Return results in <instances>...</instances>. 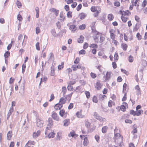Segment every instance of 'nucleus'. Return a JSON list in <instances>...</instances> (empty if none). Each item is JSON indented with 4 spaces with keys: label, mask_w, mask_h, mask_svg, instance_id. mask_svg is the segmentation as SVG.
I'll return each instance as SVG.
<instances>
[{
    "label": "nucleus",
    "mask_w": 147,
    "mask_h": 147,
    "mask_svg": "<svg viewBox=\"0 0 147 147\" xmlns=\"http://www.w3.org/2000/svg\"><path fill=\"white\" fill-rule=\"evenodd\" d=\"M40 131L39 130L36 133L34 132L33 134V137H37L40 134Z\"/></svg>",
    "instance_id": "a211bd4d"
},
{
    "label": "nucleus",
    "mask_w": 147,
    "mask_h": 147,
    "mask_svg": "<svg viewBox=\"0 0 147 147\" xmlns=\"http://www.w3.org/2000/svg\"><path fill=\"white\" fill-rule=\"evenodd\" d=\"M88 46V44L87 42H85L83 46V48L84 49H87Z\"/></svg>",
    "instance_id": "338daca9"
},
{
    "label": "nucleus",
    "mask_w": 147,
    "mask_h": 147,
    "mask_svg": "<svg viewBox=\"0 0 147 147\" xmlns=\"http://www.w3.org/2000/svg\"><path fill=\"white\" fill-rule=\"evenodd\" d=\"M121 46L123 50L126 51L127 48V45L126 44L122 43Z\"/></svg>",
    "instance_id": "f3484780"
},
{
    "label": "nucleus",
    "mask_w": 147,
    "mask_h": 147,
    "mask_svg": "<svg viewBox=\"0 0 147 147\" xmlns=\"http://www.w3.org/2000/svg\"><path fill=\"white\" fill-rule=\"evenodd\" d=\"M63 105L60 103H57L55 104L54 106L55 109L56 110H58V109L60 110L62 107Z\"/></svg>",
    "instance_id": "423d86ee"
},
{
    "label": "nucleus",
    "mask_w": 147,
    "mask_h": 147,
    "mask_svg": "<svg viewBox=\"0 0 147 147\" xmlns=\"http://www.w3.org/2000/svg\"><path fill=\"white\" fill-rule=\"evenodd\" d=\"M121 18L122 21L123 22H127V17H125L123 16H121Z\"/></svg>",
    "instance_id": "72a5a7b5"
},
{
    "label": "nucleus",
    "mask_w": 147,
    "mask_h": 147,
    "mask_svg": "<svg viewBox=\"0 0 147 147\" xmlns=\"http://www.w3.org/2000/svg\"><path fill=\"white\" fill-rule=\"evenodd\" d=\"M55 135V134L54 132H51L48 134V136L49 138H53L54 137Z\"/></svg>",
    "instance_id": "4be33fe9"
},
{
    "label": "nucleus",
    "mask_w": 147,
    "mask_h": 147,
    "mask_svg": "<svg viewBox=\"0 0 147 147\" xmlns=\"http://www.w3.org/2000/svg\"><path fill=\"white\" fill-rule=\"evenodd\" d=\"M88 144V140L87 137H85L84 139L83 145L84 146H87Z\"/></svg>",
    "instance_id": "aec40b11"
},
{
    "label": "nucleus",
    "mask_w": 147,
    "mask_h": 147,
    "mask_svg": "<svg viewBox=\"0 0 147 147\" xmlns=\"http://www.w3.org/2000/svg\"><path fill=\"white\" fill-rule=\"evenodd\" d=\"M84 38V37L82 35L80 36V38L78 39V42L79 43H82L83 42Z\"/></svg>",
    "instance_id": "dca6fc26"
},
{
    "label": "nucleus",
    "mask_w": 147,
    "mask_h": 147,
    "mask_svg": "<svg viewBox=\"0 0 147 147\" xmlns=\"http://www.w3.org/2000/svg\"><path fill=\"white\" fill-rule=\"evenodd\" d=\"M130 114L131 115H132L134 116L136 115V111H134L133 110H131L130 111Z\"/></svg>",
    "instance_id": "13d9d810"
},
{
    "label": "nucleus",
    "mask_w": 147,
    "mask_h": 147,
    "mask_svg": "<svg viewBox=\"0 0 147 147\" xmlns=\"http://www.w3.org/2000/svg\"><path fill=\"white\" fill-rule=\"evenodd\" d=\"M131 12L129 10H127L126 11H124L123 15L124 16L127 15L129 16L131 15Z\"/></svg>",
    "instance_id": "79ce46f5"
},
{
    "label": "nucleus",
    "mask_w": 147,
    "mask_h": 147,
    "mask_svg": "<svg viewBox=\"0 0 147 147\" xmlns=\"http://www.w3.org/2000/svg\"><path fill=\"white\" fill-rule=\"evenodd\" d=\"M120 109L123 111H125L126 110V108L125 105H122L121 106Z\"/></svg>",
    "instance_id": "a19ab883"
},
{
    "label": "nucleus",
    "mask_w": 147,
    "mask_h": 147,
    "mask_svg": "<svg viewBox=\"0 0 147 147\" xmlns=\"http://www.w3.org/2000/svg\"><path fill=\"white\" fill-rule=\"evenodd\" d=\"M147 4V1L146 0H144L142 3V6L143 7H145Z\"/></svg>",
    "instance_id": "680f3d73"
},
{
    "label": "nucleus",
    "mask_w": 147,
    "mask_h": 147,
    "mask_svg": "<svg viewBox=\"0 0 147 147\" xmlns=\"http://www.w3.org/2000/svg\"><path fill=\"white\" fill-rule=\"evenodd\" d=\"M136 37L138 40H140L142 39V36L139 32L137 34Z\"/></svg>",
    "instance_id": "a18cd8bd"
},
{
    "label": "nucleus",
    "mask_w": 147,
    "mask_h": 147,
    "mask_svg": "<svg viewBox=\"0 0 147 147\" xmlns=\"http://www.w3.org/2000/svg\"><path fill=\"white\" fill-rule=\"evenodd\" d=\"M22 67V73L23 74H24V71H25V69H26V64H23Z\"/></svg>",
    "instance_id": "ea45409f"
},
{
    "label": "nucleus",
    "mask_w": 147,
    "mask_h": 147,
    "mask_svg": "<svg viewBox=\"0 0 147 147\" xmlns=\"http://www.w3.org/2000/svg\"><path fill=\"white\" fill-rule=\"evenodd\" d=\"M72 12L71 11H68L67 14V16L68 18H71L72 17Z\"/></svg>",
    "instance_id": "f704fd0d"
},
{
    "label": "nucleus",
    "mask_w": 147,
    "mask_h": 147,
    "mask_svg": "<svg viewBox=\"0 0 147 147\" xmlns=\"http://www.w3.org/2000/svg\"><path fill=\"white\" fill-rule=\"evenodd\" d=\"M108 129V127L107 126L103 127L102 129V133H105L106 132Z\"/></svg>",
    "instance_id": "a878e982"
},
{
    "label": "nucleus",
    "mask_w": 147,
    "mask_h": 147,
    "mask_svg": "<svg viewBox=\"0 0 147 147\" xmlns=\"http://www.w3.org/2000/svg\"><path fill=\"white\" fill-rule=\"evenodd\" d=\"M10 53L9 51L6 52L4 54V56L5 58H8L10 55Z\"/></svg>",
    "instance_id": "2f4dec72"
},
{
    "label": "nucleus",
    "mask_w": 147,
    "mask_h": 147,
    "mask_svg": "<svg viewBox=\"0 0 147 147\" xmlns=\"http://www.w3.org/2000/svg\"><path fill=\"white\" fill-rule=\"evenodd\" d=\"M127 86V84L125 83L123 84V93L125 91L126 89V87Z\"/></svg>",
    "instance_id": "e2e57ef3"
},
{
    "label": "nucleus",
    "mask_w": 147,
    "mask_h": 147,
    "mask_svg": "<svg viewBox=\"0 0 147 147\" xmlns=\"http://www.w3.org/2000/svg\"><path fill=\"white\" fill-rule=\"evenodd\" d=\"M67 88L69 90H72L73 89L72 86H71V85H68L67 87Z\"/></svg>",
    "instance_id": "774afa93"
},
{
    "label": "nucleus",
    "mask_w": 147,
    "mask_h": 147,
    "mask_svg": "<svg viewBox=\"0 0 147 147\" xmlns=\"http://www.w3.org/2000/svg\"><path fill=\"white\" fill-rule=\"evenodd\" d=\"M65 111L63 109L60 111L59 112V115L62 117H63V115L65 114Z\"/></svg>",
    "instance_id": "cd10ccee"
},
{
    "label": "nucleus",
    "mask_w": 147,
    "mask_h": 147,
    "mask_svg": "<svg viewBox=\"0 0 147 147\" xmlns=\"http://www.w3.org/2000/svg\"><path fill=\"white\" fill-rule=\"evenodd\" d=\"M100 40L99 41V42L101 43L104 41L105 38L102 35H101L100 36Z\"/></svg>",
    "instance_id": "473e14b6"
},
{
    "label": "nucleus",
    "mask_w": 147,
    "mask_h": 147,
    "mask_svg": "<svg viewBox=\"0 0 147 147\" xmlns=\"http://www.w3.org/2000/svg\"><path fill=\"white\" fill-rule=\"evenodd\" d=\"M127 99V94L126 93H125L124 94V96L122 99V101H125Z\"/></svg>",
    "instance_id": "6e6d98bb"
},
{
    "label": "nucleus",
    "mask_w": 147,
    "mask_h": 147,
    "mask_svg": "<svg viewBox=\"0 0 147 147\" xmlns=\"http://www.w3.org/2000/svg\"><path fill=\"white\" fill-rule=\"evenodd\" d=\"M50 58L49 59L53 60L54 58V55L52 53H50L49 54Z\"/></svg>",
    "instance_id": "052dcab7"
},
{
    "label": "nucleus",
    "mask_w": 147,
    "mask_h": 147,
    "mask_svg": "<svg viewBox=\"0 0 147 147\" xmlns=\"http://www.w3.org/2000/svg\"><path fill=\"white\" fill-rule=\"evenodd\" d=\"M72 68L73 70L74 71H75L77 70L78 69H80L81 68V65H73Z\"/></svg>",
    "instance_id": "4468645a"
},
{
    "label": "nucleus",
    "mask_w": 147,
    "mask_h": 147,
    "mask_svg": "<svg viewBox=\"0 0 147 147\" xmlns=\"http://www.w3.org/2000/svg\"><path fill=\"white\" fill-rule=\"evenodd\" d=\"M94 138L97 142L98 143L99 142H100V136L97 135H96L95 136Z\"/></svg>",
    "instance_id": "58836bf2"
},
{
    "label": "nucleus",
    "mask_w": 147,
    "mask_h": 147,
    "mask_svg": "<svg viewBox=\"0 0 147 147\" xmlns=\"http://www.w3.org/2000/svg\"><path fill=\"white\" fill-rule=\"evenodd\" d=\"M102 86V85L100 82V81L98 80L97 81L96 84V86H95V88L98 90H99L100 89L101 87Z\"/></svg>",
    "instance_id": "0eeeda50"
},
{
    "label": "nucleus",
    "mask_w": 147,
    "mask_h": 147,
    "mask_svg": "<svg viewBox=\"0 0 147 147\" xmlns=\"http://www.w3.org/2000/svg\"><path fill=\"white\" fill-rule=\"evenodd\" d=\"M90 10L92 12H95L97 11V7L95 6H92L90 8Z\"/></svg>",
    "instance_id": "c756f323"
},
{
    "label": "nucleus",
    "mask_w": 147,
    "mask_h": 147,
    "mask_svg": "<svg viewBox=\"0 0 147 147\" xmlns=\"http://www.w3.org/2000/svg\"><path fill=\"white\" fill-rule=\"evenodd\" d=\"M93 102H95L96 103H97L98 102V100L97 99L96 97V96H94L92 99Z\"/></svg>",
    "instance_id": "3c124183"
},
{
    "label": "nucleus",
    "mask_w": 147,
    "mask_h": 147,
    "mask_svg": "<svg viewBox=\"0 0 147 147\" xmlns=\"http://www.w3.org/2000/svg\"><path fill=\"white\" fill-rule=\"evenodd\" d=\"M108 18L110 21L113 20L114 18V16L112 14H109L108 16Z\"/></svg>",
    "instance_id": "393cba45"
},
{
    "label": "nucleus",
    "mask_w": 147,
    "mask_h": 147,
    "mask_svg": "<svg viewBox=\"0 0 147 147\" xmlns=\"http://www.w3.org/2000/svg\"><path fill=\"white\" fill-rule=\"evenodd\" d=\"M114 140L115 143H119V141L121 142L122 140L123 139V137L121 136L119 133H116L115 134V136L114 137Z\"/></svg>",
    "instance_id": "f257e3e1"
},
{
    "label": "nucleus",
    "mask_w": 147,
    "mask_h": 147,
    "mask_svg": "<svg viewBox=\"0 0 147 147\" xmlns=\"http://www.w3.org/2000/svg\"><path fill=\"white\" fill-rule=\"evenodd\" d=\"M66 32V30L65 29L62 30L59 33V34L61 35V36H62L63 35V33Z\"/></svg>",
    "instance_id": "69168bd1"
},
{
    "label": "nucleus",
    "mask_w": 147,
    "mask_h": 147,
    "mask_svg": "<svg viewBox=\"0 0 147 147\" xmlns=\"http://www.w3.org/2000/svg\"><path fill=\"white\" fill-rule=\"evenodd\" d=\"M76 115L77 116L78 118H82V115L81 114V113H80L78 111L76 113Z\"/></svg>",
    "instance_id": "de8ad7c7"
},
{
    "label": "nucleus",
    "mask_w": 147,
    "mask_h": 147,
    "mask_svg": "<svg viewBox=\"0 0 147 147\" xmlns=\"http://www.w3.org/2000/svg\"><path fill=\"white\" fill-rule=\"evenodd\" d=\"M136 115L137 116H140L142 113H143V111L142 110H140L138 111L136 110Z\"/></svg>",
    "instance_id": "6ab92c4d"
},
{
    "label": "nucleus",
    "mask_w": 147,
    "mask_h": 147,
    "mask_svg": "<svg viewBox=\"0 0 147 147\" xmlns=\"http://www.w3.org/2000/svg\"><path fill=\"white\" fill-rule=\"evenodd\" d=\"M86 27V25L85 24H83L80 25L79 27V28L81 30L84 29Z\"/></svg>",
    "instance_id": "4c0bfd02"
},
{
    "label": "nucleus",
    "mask_w": 147,
    "mask_h": 147,
    "mask_svg": "<svg viewBox=\"0 0 147 147\" xmlns=\"http://www.w3.org/2000/svg\"><path fill=\"white\" fill-rule=\"evenodd\" d=\"M111 72H107L105 77V82H106L108 81L111 77Z\"/></svg>",
    "instance_id": "39448f33"
},
{
    "label": "nucleus",
    "mask_w": 147,
    "mask_h": 147,
    "mask_svg": "<svg viewBox=\"0 0 147 147\" xmlns=\"http://www.w3.org/2000/svg\"><path fill=\"white\" fill-rule=\"evenodd\" d=\"M76 134L75 133V132L74 131H72V132H71L70 134H69V137L71 136L72 137H74Z\"/></svg>",
    "instance_id": "7c9ffc66"
},
{
    "label": "nucleus",
    "mask_w": 147,
    "mask_h": 147,
    "mask_svg": "<svg viewBox=\"0 0 147 147\" xmlns=\"http://www.w3.org/2000/svg\"><path fill=\"white\" fill-rule=\"evenodd\" d=\"M43 122L42 120H41L40 119H36V124L38 127H41L43 126Z\"/></svg>",
    "instance_id": "f03ea898"
},
{
    "label": "nucleus",
    "mask_w": 147,
    "mask_h": 147,
    "mask_svg": "<svg viewBox=\"0 0 147 147\" xmlns=\"http://www.w3.org/2000/svg\"><path fill=\"white\" fill-rule=\"evenodd\" d=\"M101 12L100 10H98L96 11V12L94 13V16L95 17H97L98 16V14L100 13Z\"/></svg>",
    "instance_id": "c9c22d12"
},
{
    "label": "nucleus",
    "mask_w": 147,
    "mask_h": 147,
    "mask_svg": "<svg viewBox=\"0 0 147 147\" xmlns=\"http://www.w3.org/2000/svg\"><path fill=\"white\" fill-rule=\"evenodd\" d=\"M13 108L12 107H11L10 108V109L8 113H9V114H10L11 115L12 113L13 112Z\"/></svg>",
    "instance_id": "4d7b16f0"
},
{
    "label": "nucleus",
    "mask_w": 147,
    "mask_h": 147,
    "mask_svg": "<svg viewBox=\"0 0 147 147\" xmlns=\"http://www.w3.org/2000/svg\"><path fill=\"white\" fill-rule=\"evenodd\" d=\"M51 75L53 76H54L55 74L54 65H52L51 67Z\"/></svg>",
    "instance_id": "5701e85b"
},
{
    "label": "nucleus",
    "mask_w": 147,
    "mask_h": 147,
    "mask_svg": "<svg viewBox=\"0 0 147 147\" xmlns=\"http://www.w3.org/2000/svg\"><path fill=\"white\" fill-rule=\"evenodd\" d=\"M63 126H68L70 123V120L69 119H66L63 121Z\"/></svg>",
    "instance_id": "1a4fd4ad"
},
{
    "label": "nucleus",
    "mask_w": 147,
    "mask_h": 147,
    "mask_svg": "<svg viewBox=\"0 0 147 147\" xmlns=\"http://www.w3.org/2000/svg\"><path fill=\"white\" fill-rule=\"evenodd\" d=\"M69 29L73 31H75L77 29V27L75 25H72L70 26Z\"/></svg>",
    "instance_id": "2eb2a0df"
},
{
    "label": "nucleus",
    "mask_w": 147,
    "mask_h": 147,
    "mask_svg": "<svg viewBox=\"0 0 147 147\" xmlns=\"http://www.w3.org/2000/svg\"><path fill=\"white\" fill-rule=\"evenodd\" d=\"M16 4H17L18 7L19 8L20 7H21L22 6V4L18 0L16 2Z\"/></svg>",
    "instance_id": "5fc2aeb1"
},
{
    "label": "nucleus",
    "mask_w": 147,
    "mask_h": 147,
    "mask_svg": "<svg viewBox=\"0 0 147 147\" xmlns=\"http://www.w3.org/2000/svg\"><path fill=\"white\" fill-rule=\"evenodd\" d=\"M51 32L52 34L54 36H55L56 35V33L55 29H52L51 31Z\"/></svg>",
    "instance_id": "8fccbe9b"
},
{
    "label": "nucleus",
    "mask_w": 147,
    "mask_h": 147,
    "mask_svg": "<svg viewBox=\"0 0 147 147\" xmlns=\"http://www.w3.org/2000/svg\"><path fill=\"white\" fill-rule=\"evenodd\" d=\"M85 93L86 95V97L87 98H89L90 96V93L89 91H86Z\"/></svg>",
    "instance_id": "37998d69"
},
{
    "label": "nucleus",
    "mask_w": 147,
    "mask_h": 147,
    "mask_svg": "<svg viewBox=\"0 0 147 147\" xmlns=\"http://www.w3.org/2000/svg\"><path fill=\"white\" fill-rule=\"evenodd\" d=\"M106 96L105 95H102V94H100L99 96V99L100 100H102L105 97H106Z\"/></svg>",
    "instance_id": "c85d7f7f"
},
{
    "label": "nucleus",
    "mask_w": 147,
    "mask_h": 147,
    "mask_svg": "<svg viewBox=\"0 0 147 147\" xmlns=\"http://www.w3.org/2000/svg\"><path fill=\"white\" fill-rule=\"evenodd\" d=\"M36 49L38 50L39 51L40 50V48L39 46V42H38L36 43Z\"/></svg>",
    "instance_id": "603ef678"
},
{
    "label": "nucleus",
    "mask_w": 147,
    "mask_h": 147,
    "mask_svg": "<svg viewBox=\"0 0 147 147\" xmlns=\"http://www.w3.org/2000/svg\"><path fill=\"white\" fill-rule=\"evenodd\" d=\"M134 60L133 57L131 55H130L129 57V61L130 62H133Z\"/></svg>",
    "instance_id": "49530a36"
},
{
    "label": "nucleus",
    "mask_w": 147,
    "mask_h": 147,
    "mask_svg": "<svg viewBox=\"0 0 147 147\" xmlns=\"http://www.w3.org/2000/svg\"><path fill=\"white\" fill-rule=\"evenodd\" d=\"M65 98L63 97H61L59 99V102L62 105L65 104L66 101L68 100L67 97V95H65Z\"/></svg>",
    "instance_id": "7ed1b4c3"
},
{
    "label": "nucleus",
    "mask_w": 147,
    "mask_h": 147,
    "mask_svg": "<svg viewBox=\"0 0 147 147\" xmlns=\"http://www.w3.org/2000/svg\"><path fill=\"white\" fill-rule=\"evenodd\" d=\"M114 4L115 6L117 7H119L120 5V2L118 1H115L114 3Z\"/></svg>",
    "instance_id": "864d4df0"
},
{
    "label": "nucleus",
    "mask_w": 147,
    "mask_h": 147,
    "mask_svg": "<svg viewBox=\"0 0 147 147\" xmlns=\"http://www.w3.org/2000/svg\"><path fill=\"white\" fill-rule=\"evenodd\" d=\"M94 116L96 119L99 120L100 121L103 120L102 117L100 116L96 112L94 113Z\"/></svg>",
    "instance_id": "6e6552de"
},
{
    "label": "nucleus",
    "mask_w": 147,
    "mask_h": 147,
    "mask_svg": "<svg viewBox=\"0 0 147 147\" xmlns=\"http://www.w3.org/2000/svg\"><path fill=\"white\" fill-rule=\"evenodd\" d=\"M89 47H92L93 48H94V49H97L98 48V46L96 44L93 43L91 45H90Z\"/></svg>",
    "instance_id": "bb28decb"
},
{
    "label": "nucleus",
    "mask_w": 147,
    "mask_h": 147,
    "mask_svg": "<svg viewBox=\"0 0 147 147\" xmlns=\"http://www.w3.org/2000/svg\"><path fill=\"white\" fill-rule=\"evenodd\" d=\"M12 136V132L11 131H9L7 134V139L9 140H10Z\"/></svg>",
    "instance_id": "ddd939ff"
},
{
    "label": "nucleus",
    "mask_w": 147,
    "mask_h": 147,
    "mask_svg": "<svg viewBox=\"0 0 147 147\" xmlns=\"http://www.w3.org/2000/svg\"><path fill=\"white\" fill-rule=\"evenodd\" d=\"M48 127H47V128H50L51 127H52L53 125V123L52 119L51 118H49L48 119Z\"/></svg>",
    "instance_id": "20e7f679"
},
{
    "label": "nucleus",
    "mask_w": 147,
    "mask_h": 147,
    "mask_svg": "<svg viewBox=\"0 0 147 147\" xmlns=\"http://www.w3.org/2000/svg\"><path fill=\"white\" fill-rule=\"evenodd\" d=\"M86 51L85 50L82 49L79 51V54L80 55L85 54L86 53Z\"/></svg>",
    "instance_id": "bf43d9fd"
},
{
    "label": "nucleus",
    "mask_w": 147,
    "mask_h": 147,
    "mask_svg": "<svg viewBox=\"0 0 147 147\" xmlns=\"http://www.w3.org/2000/svg\"><path fill=\"white\" fill-rule=\"evenodd\" d=\"M98 38L99 36L98 35H95L94 36V41L95 42L98 43L99 42Z\"/></svg>",
    "instance_id": "b1692460"
},
{
    "label": "nucleus",
    "mask_w": 147,
    "mask_h": 147,
    "mask_svg": "<svg viewBox=\"0 0 147 147\" xmlns=\"http://www.w3.org/2000/svg\"><path fill=\"white\" fill-rule=\"evenodd\" d=\"M79 16H80V18L81 20L84 19L86 16V14L84 13H81L79 14Z\"/></svg>",
    "instance_id": "9b49d317"
},
{
    "label": "nucleus",
    "mask_w": 147,
    "mask_h": 147,
    "mask_svg": "<svg viewBox=\"0 0 147 147\" xmlns=\"http://www.w3.org/2000/svg\"><path fill=\"white\" fill-rule=\"evenodd\" d=\"M114 60L115 61H117L119 59V56L118 53H115L114 55Z\"/></svg>",
    "instance_id": "e433bc0d"
},
{
    "label": "nucleus",
    "mask_w": 147,
    "mask_h": 147,
    "mask_svg": "<svg viewBox=\"0 0 147 147\" xmlns=\"http://www.w3.org/2000/svg\"><path fill=\"white\" fill-rule=\"evenodd\" d=\"M53 118L56 121H58L59 119V117L57 116V114L55 112L53 113L52 115Z\"/></svg>",
    "instance_id": "9d476101"
},
{
    "label": "nucleus",
    "mask_w": 147,
    "mask_h": 147,
    "mask_svg": "<svg viewBox=\"0 0 147 147\" xmlns=\"http://www.w3.org/2000/svg\"><path fill=\"white\" fill-rule=\"evenodd\" d=\"M82 7V5L80 3L79 4V5L78 6L76 7V9L77 11H79L80 10Z\"/></svg>",
    "instance_id": "09e8293b"
},
{
    "label": "nucleus",
    "mask_w": 147,
    "mask_h": 147,
    "mask_svg": "<svg viewBox=\"0 0 147 147\" xmlns=\"http://www.w3.org/2000/svg\"><path fill=\"white\" fill-rule=\"evenodd\" d=\"M91 77L93 79L95 78L96 77V75L95 74L91 72L90 74Z\"/></svg>",
    "instance_id": "c03bdc74"
},
{
    "label": "nucleus",
    "mask_w": 147,
    "mask_h": 147,
    "mask_svg": "<svg viewBox=\"0 0 147 147\" xmlns=\"http://www.w3.org/2000/svg\"><path fill=\"white\" fill-rule=\"evenodd\" d=\"M62 92L63 93V96L64 97H65V94L66 93V92L67 91L66 88L65 86H63L62 88Z\"/></svg>",
    "instance_id": "412c9836"
},
{
    "label": "nucleus",
    "mask_w": 147,
    "mask_h": 147,
    "mask_svg": "<svg viewBox=\"0 0 147 147\" xmlns=\"http://www.w3.org/2000/svg\"><path fill=\"white\" fill-rule=\"evenodd\" d=\"M80 61V59L79 57H77L74 61V63L77 64H78Z\"/></svg>",
    "instance_id": "0e129e2a"
},
{
    "label": "nucleus",
    "mask_w": 147,
    "mask_h": 147,
    "mask_svg": "<svg viewBox=\"0 0 147 147\" xmlns=\"http://www.w3.org/2000/svg\"><path fill=\"white\" fill-rule=\"evenodd\" d=\"M63 11H61L60 13L59 16L60 18H61L62 19L60 20V21L61 22H63L64 21L65 19V17L63 16Z\"/></svg>",
    "instance_id": "f8f14e48"
}]
</instances>
